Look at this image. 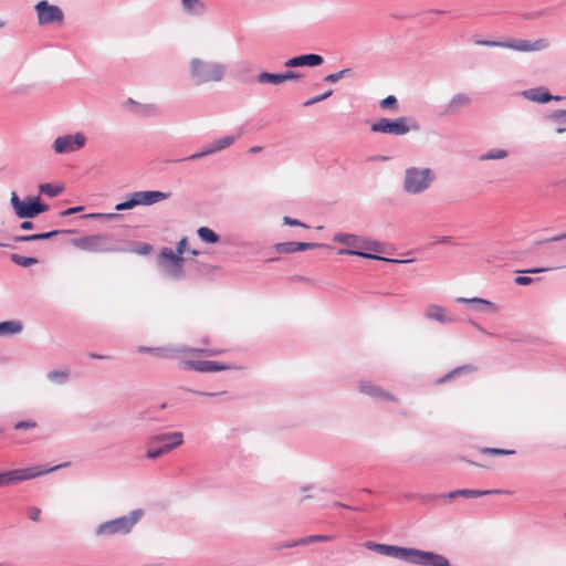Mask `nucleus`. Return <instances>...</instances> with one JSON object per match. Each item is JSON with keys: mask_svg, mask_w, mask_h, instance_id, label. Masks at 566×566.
Here are the masks:
<instances>
[{"mask_svg": "<svg viewBox=\"0 0 566 566\" xmlns=\"http://www.w3.org/2000/svg\"><path fill=\"white\" fill-rule=\"evenodd\" d=\"M333 537L328 536V535H310V536L302 537V538L296 539V541L286 542V543L282 544V545H279L276 548L277 549H280V548H291V547H295V546H298V545L312 544L314 542H326V541H329Z\"/></svg>", "mask_w": 566, "mask_h": 566, "instance_id": "nucleus-27", "label": "nucleus"}, {"mask_svg": "<svg viewBox=\"0 0 566 566\" xmlns=\"http://www.w3.org/2000/svg\"><path fill=\"white\" fill-rule=\"evenodd\" d=\"M256 81L259 83H270V84L277 85V84L282 83V77H281V73L275 74V73H269V72H261L256 76Z\"/></svg>", "mask_w": 566, "mask_h": 566, "instance_id": "nucleus-36", "label": "nucleus"}, {"mask_svg": "<svg viewBox=\"0 0 566 566\" xmlns=\"http://www.w3.org/2000/svg\"><path fill=\"white\" fill-rule=\"evenodd\" d=\"M338 72L342 74V78L353 74V70L352 69H343V70H340Z\"/></svg>", "mask_w": 566, "mask_h": 566, "instance_id": "nucleus-59", "label": "nucleus"}, {"mask_svg": "<svg viewBox=\"0 0 566 566\" xmlns=\"http://www.w3.org/2000/svg\"><path fill=\"white\" fill-rule=\"evenodd\" d=\"M555 268L553 266H547V268H533V269H528V270H524V271H521L522 273H528V274H538V273H544V272H547V271H551V270H554ZM556 269H559V266H557Z\"/></svg>", "mask_w": 566, "mask_h": 566, "instance_id": "nucleus-49", "label": "nucleus"}, {"mask_svg": "<svg viewBox=\"0 0 566 566\" xmlns=\"http://www.w3.org/2000/svg\"><path fill=\"white\" fill-rule=\"evenodd\" d=\"M73 244L87 252H117L118 245L108 234H92L77 238Z\"/></svg>", "mask_w": 566, "mask_h": 566, "instance_id": "nucleus-10", "label": "nucleus"}, {"mask_svg": "<svg viewBox=\"0 0 566 566\" xmlns=\"http://www.w3.org/2000/svg\"><path fill=\"white\" fill-rule=\"evenodd\" d=\"M135 197L137 201V206H151L159 201L168 199L171 193L163 192L159 190H146V191H135Z\"/></svg>", "mask_w": 566, "mask_h": 566, "instance_id": "nucleus-20", "label": "nucleus"}, {"mask_svg": "<svg viewBox=\"0 0 566 566\" xmlns=\"http://www.w3.org/2000/svg\"><path fill=\"white\" fill-rule=\"evenodd\" d=\"M158 357H169V350L165 348V352H153Z\"/></svg>", "mask_w": 566, "mask_h": 566, "instance_id": "nucleus-61", "label": "nucleus"}, {"mask_svg": "<svg viewBox=\"0 0 566 566\" xmlns=\"http://www.w3.org/2000/svg\"><path fill=\"white\" fill-rule=\"evenodd\" d=\"M90 357L93 359H108L109 358V356L99 355V354H95V353H91Z\"/></svg>", "mask_w": 566, "mask_h": 566, "instance_id": "nucleus-60", "label": "nucleus"}, {"mask_svg": "<svg viewBox=\"0 0 566 566\" xmlns=\"http://www.w3.org/2000/svg\"><path fill=\"white\" fill-rule=\"evenodd\" d=\"M522 95L531 102L541 103V104L548 103L551 101H562L565 98L563 96L552 95L548 92V90L543 86L523 91Z\"/></svg>", "mask_w": 566, "mask_h": 566, "instance_id": "nucleus-19", "label": "nucleus"}, {"mask_svg": "<svg viewBox=\"0 0 566 566\" xmlns=\"http://www.w3.org/2000/svg\"><path fill=\"white\" fill-rule=\"evenodd\" d=\"M507 156H509V153L505 149L493 148V149H490L486 153L480 155L479 159L481 161L497 160V159H504Z\"/></svg>", "mask_w": 566, "mask_h": 566, "instance_id": "nucleus-32", "label": "nucleus"}, {"mask_svg": "<svg viewBox=\"0 0 566 566\" xmlns=\"http://www.w3.org/2000/svg\"><path fill=\"white\" fill-rule=\"evenodd\" d=\"M274 249L277 253H281V254H291V253L297 252L296 251V242H293V241L276 243L274 245Z\"/></svg>", "mask_w": 566, "mask_h": 566, "instance_id": "nucleus-38", "label": "nucleus"}, {"mask_svg": "<svg viewBox=\"0 0 566 566\" xmlns=\"http://www.w3.org/2000/svg\"><path fill=\"white\" fill-rule=\"evenodd\" d=\"M423 316L427 319L436 321L443 325L454 322V317L450 315L443 306L436 304L429 305L426 308Z\"/></svg>", "mask_w": 566, "mask_h": 566, "instance_id": "nucleus-21", "label": "nucleus"}, {"mask_svg": "<svg viewBox=\"0 0 566 566\" xmlns=\"http://www.w3.org/2000/svg\"><path fill=\"white\" fill-rule=\"evenodd\" d=\"M87 138L84 133L66 134L55 138L53 149L56 154H69L80 150L85 146Z\"/></svg>", "mask_w": 566, "mask_h": 566, "instance_id": "nucleus-13", "label": "nucleus"}, {"mask_svg": "<svg viewBox=\"0 0 566 566\" xmlns=\"http://www.w3.org/2000/svg\"><path fill=\"white\" fill-rule=\"evenodd\" d=\"M184 443L181 431L160 432L153 434L147 440L146 458L155 460Z\"/></svg>", "mask_w": 566, "mask_h": 566, "instance_id": "nucleus-1", "label": "nucleus"}, {"mask_svg": "<svg viewBox=\"0 0 566 566\" xmlns=\"http://www.w3.org/2000/svg\"><path fill=\"white\" fill-rule=\"evenodd\" d=\"M135 207H137V201H136L135 193L133 192L127 200H125V201H123L120 203H117L115 206V210L116 211H123V210L133 209Z\"/></svg>", "mask_w": 566, "mask_h": 566, "instance_id": "nucleus-40", "label": "nucleus"}, {"mask_svg": "<svg viewBox=\"0 0 566 566\" xmlns=\"http://www.w3.org/2000/svg\"><path fill=\"white\" fill-rule=\"evenodd\" d=\"M35 427H36V422L32 421V420H23V421L17 422L14 424L15 430L30 429V428H35Z\"/></svg>", "mask_w": 566, "mask_h": 566, "instance_id": "nucleus-45", "label": "nucleus"}, {"mask_svg": "<svg viewBox=\"0 0 566 566\" xmlns=\"http://www.w3.org/2000/svg\"><path fill=\"white\" fill-rule=\"evenodd\" d=\"M197 394H199L201 396H209V397H213V396L218 395L217 392H206V391H198Z\"/></svg>", "mask_w": 566, "mask_h": 566, "instance_id": "nucleus-64", "label": "nucleus"}, {"mask_svg": "<svg viewBox=\"0 0 566 566\" xmlns=\"http://www.w3.org/2000/svg\"><path fill=\"white\" fill-rule=\"evenodd\" d=\"M339 80H342V74L339 72L328 74L324 78V81L328 83H336Z\"/></svg>", "mask_w": 566, "mask_h": 566, "instance_id": "nucleus-53", "label": "nucleus"}, {"mask_svg": "<svg viewBox=\"0 0 566 566\" xmlns=\"http://www.w3.org/2000/svg\"><path fill=\"white\" fill-rule=\"evenodd\" d=\"M187 238H182L178 243H177V247H176V253L181 256L185 251H186V247H187Z\"/></svg>", "mask_w": 566, "mask_h": 566, "instance_id": "nucleus-51", "label": "nucleus"}, {"mask_svg": "<svg viewBox=\"0 0 566 566\" xmlns=\"http://www.w3.org/2000/svg\"><path fill=\"white\" fill-rule=\"evenodd\" d=\"M69 371L67 370H52L48 373L46 378L55 384L64 385L69 380Z\"/></svg>", "mask_w": 566, "mask_h": 566, "instance_id": "nucleus-35", "label": "nucleus"}, {"mask_svg": "<svg viewBox=\"0 0 566 566\" xmlns=\"http://www.w3.org/2000/svg\"><path fill=\"white\" fill-rule=\"evenodd\" d=\"M283 224L290 226V227H304V228H307V226L302 223L300 220L293 219V218H291L289 216H285L283 218Z\"/></svg>", "mask_w": 566, "mask_h": 566, "instance_id": "nucleus-46", "label": "nucleus"}, {"mask_svg": "<svg viewBox=\"0 0 566 566\" xmlns=\"http://www.w3.org/2000/svg\"><path fill=\"white\" fill-rule=\"evenodd\" d=\"M144 113L148 116H155L159 114V109L154 104H148L144 106Z\"/></svg>", "mask_w": 566, "mask_h": 566, "instance_id": "nucleus-50", "label": "nucleus"}, {"mask_svg": "<svg viewBox=\"0 0 566 566\" xmlns=\"http://www.w3.org/2000/svg\"><path fill=\"white\" fill-rule=\"evenodd\" d=\"M473 368L471 366H461L452 370L451 373L447 374L441 381L448 380L452 378L454 375L462 373L463 370H472Z\"/></svg>", "mask_w": 566, "mask_h": 566, "instance_id": "nucleus-47", "label": "nucleus"}, {"mask_svg": "<svg viewBox=\"0 0 566 566\" xmlns=\"http://www.w3.org/2000/svg\"><path fill=\"white\" fill-rule=\"evenodd\" d=\"M323 247H327V245L323 244V243L296 242V251L297 252L312 250V249H316V248H323Z\"/></svg>", "mask_w": 566, "mask_h": 566, "instance_id": "nucleus-43", "label": "nucleus"}, {"mask_svg": "<svg viewBox=\"0 0 566 566\" xmlns=\"http://www.w3.org/2000/svg\"><path fill=\"white\" fill-rule=\"evenodd\" d=\"M379 106L382 109H392L394 112H397L398 111V102H397L396 96L388 95L387 97H385L384 99L380 101Z\"/></svg>", "mask_w": 566, "mask_h": 566, "instance_id": "nucleus-39", "label": "nucleus"}, {"mask_svg": "<svg viewBox=\"0 0 566 566\" xmlns=\"http://www.w3.org/2000/svg\"><path fill=\"white\" fill-rule=\"evenodd\" d=\"M185 10L191 14H200L206 11V6L200 0H181Z\"/></svg>", "mask_w": 566, "mask_h": 566, "instance_id": "nucleus-31", "label": "nucleus"}, {"mask_svg": "<svg viewBox=\"0 0 566 566\" xmlns=\"http://www.w3.org/2000/svg\"><path fill=\"white\" fill-rule=\"evenodd\" d=\"M40 515H41V510L33 506V507H30L28 510V516L30 520L34 521V522H39L40 521Z\"/></svg>", "mask_w": 566, "mask_h": 566, "instance_id": "nucleus-48", "label": "nucleus"}, {"mask_svg": "<svg viewBox=\"0 0 566 566\" xmlns=\"http://www.w3.org/2000/svg\"><path fill=\"white\" fill-rule=\"evenodd\" d=\"M67 464L69 463H62V464L54 465L52 468L36 465V467H31V468L14 469V470L0 472V488L14 485L20 482L44 475L49 472L64 468Z\"/></svg>", "mask_w": 566, "mask_h": 566, "instance_id": "nucleus-7", "label": "nucleus"}, {"mask_svg": "<svg viewBox=\"0 0 566 566\" xmlns=\"http://www.w3.org/2000/svg\"><path fill=\"white\" fill-rule=\"evenodd\" d=\"M370 129L374 133L402 136L409 133L410 130H418L419 125L411 117L401 116L395 119L382 117L379 118L377 122L373 123Z\"/></svg>", "mask_w": 566, "mask_h": 566, "instance_id": "nucleus-9", "label": "nucleus"}, {"mask_svg": "<svg viewBox=\"0 0 566 566\" xmlns=\"http://www.w3.org/2000/svg\"><path fill=\"white\" fill-rule=\"evenodd\" d=\"M138 352H140V353L165 352V348H163V347H146V346H140V347L138 348Z\"/></svg>", "mask_w": 566, "mask_h": 566, "instance_id": "nucleus-55", "label": "nucleus"}, {"mask_svg": "<svg viewBox=\"0 0 566 566\" xmlns=\"http://www.w3.org/2000/svg\"><path fill=\"white\" fill-rule=\"evenodd\" d=\"M546 120L557 124L556 133L563 134L566 132V109H556L548 115H546Z\"/></svg>", "mask_w": 566, "mask_h": 566, "instance_id": "nucleus-28", "label": "nucleus"}, {"mask_svg": "<svg viewBox=\"0 0 566 566\" xmlns=\"http://www.w3.org/2000/svg\"><path fill=\"white\" fill-rule=\"evenodd\" d=\"M10 205L19 219H33L49 210L39 196H27L21 200L15 191L11 192Z\"/></svg>", "mask_w": 566, "mask_h": 566, "instance_id": "nucleus-6", "label": "nucleus"}, {"mask_svg": "<svg viewBox=\"0 0 566 566\" xmlns=\"http://www.w3.org/2000/svg\"><path fill=\"white\" fill-rule=\"evenodd\" d=\"M324 62V59L319 54L315 53H308V54H302L294 57L289 59L284 65L286 67H302V66H308V67H315L321 65Z\"/></svg>", "mask_w": 566, "mask_h": 566, "instance_id": "nucleus-18", "label": "nucleus"}, {"mask_svg": "<svg viewBox=\"0 0 566 566\" xmlns=\"http://www.w3.org/2000/svg\"><path fill=\"white\" fill-rule=\"evenodd\" d=\"M457 302L458 303H461V304H470V305H473L475 310L478 311H482V310H489L493 313H497L499 312V306L488 300H484V298H480V297H471V298H468V297H458L457 298Z\"/></svg>", "mask_w": 566, "mask_h": 566, "instance_id": "nucleus-25", "label": "nucleus"}, {"mask_svg": "<svg viewBox=\"0 0 566 566\" xmlns=\"http://www.w3.org/2000/svg\"><path fill=\"white\" fill-rule=\"evenodd\" d=\"M22 329L23 324L20 321L0 322V337L19 334Z\"/></svg>", "mask_w": 566, "mask_h": 566, "instance_id": "nucleus-29", "label": "nucleus"}, {"mask_svg": "<svg viewBox=\"0 0 566 566\" xmlns=\"http://www.w3.org/2000/svg\"><path fill=\"white\" fill-rule=\"evenodd\" d=\"M405 562L420 566H450V562L443 555L408 547Z\"/></svg>", "mask_w": 566, "mask_h": 566, "instance_id": "nucleus-11", "label": "nucleus"}, {"mask_svg": "<svg viewBox=\"0 0 566 566\" xmlns=\"http://www.w3.org/2000/svg\"><path fill=\"white\" fill-rule=\"evenodd\" d=\"M84 208L82 206H78V207H72V208H69L64 211L61 212V216L63 217H66V216H71L73 213H76V212H80L82 211Z\"/></svg>", "mask_w": 566, "mask_h": 566, "instance_id": "nucleus-54", "label": "nucleus"}, {"mask_svg": "<svg viewBox=\"0 0 566 566\" xmlns=\"http://www.w3.org/2000/svg\"><path fill=\"white\" fill-rule=\"evenodd\" d=\"M143 516L142 510H134L128 515L101 523L95 534L97 536H113L128 534Z\"/></svg>", "mask_w": 566, "mask_h": 566, "instance_id": "nucleus-4", "label": "nucleus"}, {"mask_svg": "<svg viewBox=\"0 0 566 566\" xmlns=\"http://www.w3.org/2000/svg\"><path fill=\"white\" fill-rule=\"evenodd\" d=\"M434 179L431 168L409 167L405 170L402 189L409 195H419L428 190Z\"/></svg>", "mask_w": 566, "mask_h": 566, "instance_id": "nucleus-2", "label": "nucleus"}, {"mask_svg": "<svg viewBox=\"0 0 566 566\" xmlns=\"http://www.w3.org/2000/svg\"><path fill=\"white\" fill-rule=\"evenodd\" d=\"M359 390L377 400H395L392 395L367 381L359 382Z\"/></svg>", "mask_w": 566, "mask_h": 566, "instance_id": "nucleus-24", "label": "nucleus"}, {"mask_svg": "<svg viewBox=\"0 0 566 566\" xmlns=\"http://www.w3.org/2000/svg\"><path fill=\"white\" fill-rule=\"evenodd\" d=\"M159 263L166 273L172 279H180L184 274V258L168 248H164L159 253Z\"/></svg>", "mask_w": 566, "mask_h": 566, "instance_id": "nucleus-14", "label": "nucleus"}, {"mask_svg": "<svg viewBox=\"0 0 566 566\" xmlns=\"http://www.w3.org/2000/svg\"><path fill=\"white\" fill-rule=\"evenodd\" d=\"M481 452L485 453V454H492V455H509V454L515 453L514 450L500 449V448H482Z\"/></svg>", "mask_w": 566, "mask_h": 566, "instance_id": "nucleus-41", "label": "nucleus"}, {"mask_svg": "<svg viewBox=\"0 0 566 566\" xmlns=\"http://www.w3.org/2000/svg\"><path fill=\"white\" fill-rule=\"evenodd\" d=\"M197 234L201 241L209 243V244H214L220 241V235L217 234L213 230H211L208 227H200L197 230Z\"/></svg>", "mask_w": 566, "mask_h": 566, "instance_id": "nucleus-30", "label": "nucleus"}, {"mask_svg": "<svg viewBox=\"0 0 566 566\" xmlns=\"http://www.w3.org/2000/svg\"><path fill=\"white\" fill-rule=\"evenodd\" d=\"M226 66L218 62H206L200 59H192L190 62V74L197 85L219 82L223 78Z\"/></svg>", "mask_w": 566, "mask_h": 566, "instance_id": "nucleus-5", "label": "nucleus"}, {"mask_svg": "<svg viewBox=\"0 0 566 566\" xmlns=\"http://www.w3.org/2000/svg\"><path fill=\"white\" fill-rule=\"evenodd\" d=\"M150 250H151V245H149V244H145V245L139 250V252H140L142 254H146V253H148Z\"/></svg>", "mask_w": 566, "mask_h": 566, "instance_id": "nucleus-62", "label": "nucleus"}, {"mask_svg": "<svg viewBox=\"0 0 566 566\" xmlns=\"http://www.w3.org/2000/svg\"><path fill=\"white\" fill-rule=\"evenodd\" d=\"M34 9L40 25H61L64 22V13L59 6L50 4L48 1L42 0L35 4Z\"/></svg>", "mask_w": 566, "mask_h": 566, "instance_id": "nucleus-12", "label": "nucleus"}, {"mask_svg": "<svg viewBox=\"0 0 566 566\" xmlns=\"http://www.w3.org/2000/svg\"><path fill=\"white\" fill-rule=\"evenodd\" d=\"M186 364L191 369L200 373H216L228 369V366L214 360H188Z\"/></svg>", "mask_w": 566, "mask_h": 566, "instance_id": "nucleus-22", "label": "nucleus"}, {"mask_svg": "<svg viewBox=\"0 0 566 566\" xmlns=\"http://www.w3.org/2000/svg\"><path fill=\"white\" fill-rule=\"evenodd\" d=\"M66 231L62 230H52L49 232H41V233H33V234H20L14 235L13 241L14 242H32V241H39V240H46L54 238L59 234L65 233Z\"/></svg>", "mask_w": 566, "mask_h": 566, "instance_id": "nucleus-26", "label": "nucleus"}, {"mask_svg": "<svg viewBox=\"0 0 566 566\" xmlns=\"http://www.w3.org/2000/svg\"><path fill=\"white\" fill-rule=\"evenodd\" d=\"M512 492L509 490H501V489H494V490H472V489H460L451 491L447 494H437L433 495L432 500H441V499H448L452 500L458 496H462L465 499H473V497H480L489 494H511Z\"/></svg>", "mask_w": 566, "mask_h": 566, "instance_id": "nucleus-16", "label": "nucleus"}, {"mask_svg": "<svg viewBox=\"0 0 566 566\" xmlns=\"http://www.w3.org/2000/svg\"><path fill=\"white\" fill-rule=\"evenodd\" d=\"M452 238L451 237H440L434 243L436 244H444V243H449L451 242Z\"/></svg>", "mask_w": 566, "mask_h": 566, "instance_id": "nucleus-58", "label": "nucleus"}, {"mask_svg": "<svg viewBox=\"0 0 566 566\" xmlns=\"http://www.w3.org/2000/svg\"><path fill=\"white\" fill-rule=\"evenodd\" d=\"M333 241L336 243H342L346 245L347 248L338 250V254L340 255H357L365 259L370 260H381L386 262H395V263H408L411 262V260H394V259H387L384 256H378L374 253H368L365 251H360L361 249V241L363 237L356 235V234H349L344 232H338L333 237Z\"/></svg>", "mask_w": 566, "mask_h": 566, "instance_id": "nucleus-3", "label": "nucleus"}, {"mask_svg": "<svg viewBox=\"0 0 566 566\" xmlns=\"http://www.w3.org/2000/svg\"><path fill=\"white\" fill-rule=\"evenodd\" d=\"M281 77H282V83L287 81V80H295V78H298L301 77V75L296 72H293V71H286L284 73H281Z\"/></svg>", "mask_w": 566, "mask_h": 566, "instance_id": "nucleus-52", "label": "nucleus"}, {"mask_svg": "<svg viewBox=\"0 0 566 566\" xmlns=\"http://www.w3.org/2000/svg\"><path fill=\"white\" fill-rule=\"evenodd\" d=\"M534 282V279L531 277V276H525V275H518L514 279V283L516 285H521V286H525V285H530Z\"/></svg>", "mask_w": 566, "mask_h": 566, "instance_id": "nucleus-44", "label": "nucleus"}, {"mask_svg": "<svg viewBox=\"0 0 566 566\" xmlns=\"http://www.w3.org/2000/svg\"><path fill=\"white\" fill-rule=\"evenodd\" d=\"M564 239H566V232L565 233H560L558 235H555L553 238L546 239L544 241H541V243H544V242H555V241H560V240H564Z\"/></svg>", "mask_w": 566, "mask_h": 566, "instance_id": "nucleus-57", "label": "nucleus"}, {"mask_svg": "<svg viewBox=\"0 0 566 566\" xmlns=\"http://www.w3.org/2000/svg\"><path fill=\"white\" fill-rule=\"evenodd\" d=\"M471 103V98L464 93L455 94L448 103L444 109L446 115H455Z\"/></svg>", "mask_w": 566, "mask_h": 566, "instance_id": "nucleus-23", "label": "nucleus"}, {"mask_svg": "<svg viewBox=\"0 0 566 566\" xmlns=\"http://www.w3.org/2000/svg\"><path fill=\"white\" fill-rule=\"evenodd\" d=\"M262 150L261 146H253L250 148V153L256 154Z\"/></svg>", "mask_w": 566, "mask_h": 566, "instance_id": "nucleus-63", "label": "nucleus"}, {"mask_svg": "<svg viewBox=\"0 0 566 566\" xmlns=\"http://www.w3.org/2000/svg\"><path fill=\"white\" fill-rule=\"evenodd\" d=\"M476 45L490 48H505L517 52H537L548 48L549 43L546 39H537L528 41L523 39H507L503 41L495 40H475Z\"/></svg>", "mask_w": 566, "mask_h": 566, "instance_id": "nucleus-8", "label": "nucleus"}, {"mask_svg": "<svg viewBox=\"0 0 566 566\" xmlns=\"http://www.w3.org/2000/svg\"><path fill=\"white\" fill-rule=\"evenodd\" d=\"M365 547L367 549L377 552L381 555L390 556L405 562V556L407 554L408 547H401L396 545H388V544H378L375 542H366Z\"/></svg>", "mask_w": 566, "mask_h": 566, "instance_id": "nucleus-17", "label": "nucleus"}, {"mask_svg": "<svg viewBox=\"0 0 566 566\" xmlns=\"http://www.w3.org/2000/svg\"><path fill=\"white\" fill-rule=\"evenodd\" d=\"M63 190L62 186L52 184H41L39 186L40 193L46 195L51 198L59 196Z\"/></svg>", "mask_w": 566, "mask_h": 566, "instance_id": "nucleus-37", "label": "nucleus"}, {"mask_svg": "<svg viewBox=\"0 0 566 566\" xmlns=\"http://www.w3.org/2000/svg\"><path fill=\"white\" fill-rule=\"evenodd\" d=\"M239 137L238 136H234V135H227V136H222L216 140H213L212 143L206 145L198 153H195L184 159H179L178 161H181V160H197V159H200L202 157H206V156H209V155H212V154H216V153H219L223 149H227L228 147H230L232 144H234V142L237 140V138Z\"/></svg>", "mask_w": 566, "mask_h": 566, "instance_id": "nucleus-15", "label": "nucleus"}, {"mask_svg": "<svg viewBox=\"0 0 566 566\" xmlns=\"http://www.w3.org/2000/svg\"><path fill=\"white\" fill-rule=\"evenodd\" d=\"M360 251H365L368 253H371V252L380 253L384 251V244L378 241L369 240V239L363 237Z\"/></svg>", "mask_w": 566, "mask_h": 566, "instance_id": "nucleus-33", "label": "nucleus"}, {"mask_svg": "<svg viewBox=\"0 0 566 566\" xmlns=\"http://www.w3.org/2000/svg\"><path fill=\"white\" fill-rule=\"evenodd\" d=\"M332 94H333V91L328 90L327 92H325L321 95L313 96L304 103V106L307 107V106H312L316 103H319V102L328 98Z\"/></svg>", "mask_w": 566, "mask_h": 566, "instance_id": "nucleus-42", "label": "nucleus"}, {"mask_svg": "<svg viewBox=\"0 0 566 566\" xmlns=\"http://www.w3.org/2000/svg\"><path fill=\"white\" fill-rule=\"evenodd\" d=\"M19 228L21 230H32L34 228V223L32 221H30V220H23L20 223Z\"/></svg>", "mask_w": 566, "mask_h": 566, "instance_id": "nucleus-56", "label": "nucleus"}, {"mask_svg": "<svg viewBox=\"0 0 566 566\" xmlns=\"http://www.w3.org/2000/svg\"><path fill=\"white\" fill-rule=\"evenodd\" d=\"M10 259L14 264L23 266V268H29L31 265L39 263V260L36 258L23 256V255L17 254V253L11 254Z\"/></svg>", "mask_w": 566, "mask_h": 566, "instance_id": "nucleus-34", "label": "nucleus"}]
</instances>
